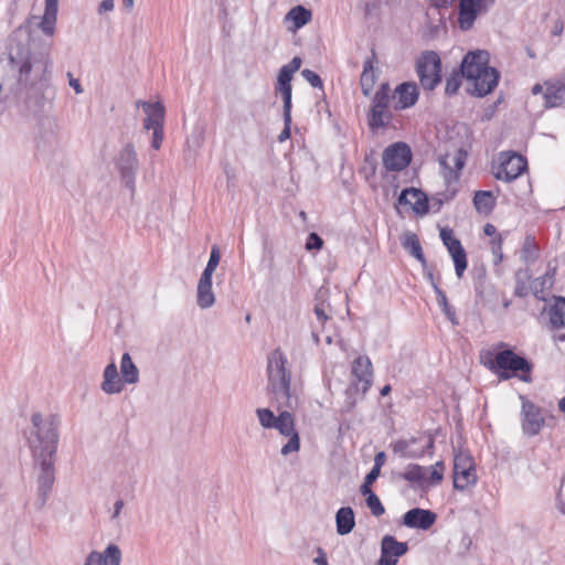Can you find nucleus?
Returning a JSON list of instances; mask_svg holds the SVG:
<instances>
[{
	"label": "nucleus",
	"mask_w": 565,
	"mask_h": 565,
	"mask_svg": "<svg viewBox=\"0 0 565 565\" xmlns=\"http://www.w3.org/2000/svg\"><path fill=\"white\" fill-rule=\"evenodd\" d=\"M563 103H565V77L564 82L545 83L544 106L552 108Z\"/></svg>",
	"instance_id": "nucleus-24"
},
{
	"label": "nucleus",
	"mask_w": 565,
	"mask_h": 565,
	"mask_svg": "<svg viewBox=\"0 0 565 565\" xmlns=\"http://www.w3.org/2000/svg\"><path fill=\"white\" fill-rule=\"evenodd\" d=\"M152 130V140H151V147L154 150H159L161 148L162 141H163V127L162 128H156Z\"/></svg>",
	"instance_id": "nucleus-43"
},
{
	"label": "nucleus",
	"mask_w": 565,
	"mask_h": 565,
	"mask_svg": "<svg viewBox=\"0 0 565 565\" xmlns=\"http://www.w3.org/2000/svg\"><path fill=\"white\" fill-rule=\"evenodd\" d=\"M550 323L552 328L559 329L564 327L565 298H558L548 309Z\"/></svg>",
	"instance_id": "nucleus-33"
},
{
	"label": "nucleus",
	"mask_w": 565,
	"mask_h": 565,
	"mask_svg": "<svg viewBox=\"0 0 565 565\" xmlns=\"http://www.w3.org/2000/svg\"><path fill=\"white\" fill-rule=\"evenodd\" d=\"M68 84L75 90L76 94L83 93V87L77 78L73 76L71 72L67 73Z\"/></svg>",
	"instance_id": "nucleus-48"
},
{
	"label": "nucleus",
	"mask_w": 565,
	"mask_h": 565,
	"mask_svg": "<svg viewBox=\"0 0 565 565\" xmlns=\"http://www.w3.org/2000/svg\"><path fill=\"white\" fill-rule=\"evenodd\" d=\"M417 441V438L411 439H402L397 440L393 445V451L398 454L403 458H419L423 457L426 452V449L433 448L434 440L431 437H428L426 440V445L422 448L414 449L413 445Z\"/></svg>",
	"instance_id": "nucleus-20"
},
{
	"label": "nucleus",
	"mask_w": 565,
	"mask_h": 565,
	"mask_svg": "<svg viewBox=\"0 0 565 565\" xmlns=\"http://www.w3.org/2000/svg\"><path fill=\"white\" fill-rule=\"evenodd\" d=\"M35 468L39 469L38 488L41 495L44 498L51 491L55 481V457H41L33 458Z\"/></svg>",
	"instance_id": "nucleus-13"
},
{
	"label": "nucleus",
	"mask_w": 565,
	"mask_h": 565,
	"mask_svg": "<svg viewBox=\"0 0 565 565\" xmlns=\"http://www.w3.org/2000/svg\"><path fill=\"white\" fill-rule=\"evenodd\" d=\"M291 109L289 110V120L287 119L286 117V113L284 111V119H285V128L284 130L280 132L278 139L279 141H284L286 139H288L290 137V122H291V114H290Z\"/></svg>",
	"instance_id": "nucleus-47"
},
{
	"label": "nucleus",
	"mask_w": 565,
	"mask_h": 565,
	"mask_svg": "<svg viewBox=\"0 0 565 565\" xmlns=\"http://www.w3.org/2000/svg\"><path fill=\"white\" fill-rule=\"evenodd\" d=\"M10 62L18 72L19 84L24 87H34L51 77L52 60L49 46L34 52L20 47L11 50Z\"/></svg>",
	"instance_id": "nucleus-2"
},
{
	"label": "nucleus",
	"mask_w": 565,
	"mask_h": 565,
	"mask_svg": "<svg viewBox=\"0 0 565 565\" xmlns=\"http://www.w3.org/2000/svg\"><path fill=\"white\" fill-rule=\"evenodd\" d=\"M301 66V58L300 57H294L291 62L287 65H284L282 67L290 71V73H296Z\"/></svg>",
	"instance_id": "nucleus-51"
},
{
	"label": "nucleus",
	"mask_w": 565,
	"mask_h": 565,
	"mask_svg": "<svg viewBox=\"0 0 565 565\" xmlns=\"http://www.w3.org/2000/svg\"><path fill=\"white\" fill-rule=\"evenodd\" d=\"M544 89H545V84H544V85L535 84V85L532 87V94H533V95H537V94H540V93H543V94H544Z\"/></svg>",
	"instance_id": "nucleus-61"
},
{
	"label": "nucleus",
	"mask_w": 565,
	"mask_h": 565,
	"mask_svg": "<svg viewBox=\"0 0 565 565\" xmlns=\"http://www.w3.org/2000/svg\"><path fill=\"white\" fill-rule=\"evenodd\" d=\"M381 470L377 467H373L371 471L365 476L364 481L366 483H373L380 476Z\"/></svg>",
	"instance_id": "nucleus-55"
},
{
	"label": "nucleus",
	"mask_w": 565,
	"mask_h": 565,
	"mask_svg": "<svg viewBox=\"0 0 565 565\" xmlns=\"http://www.w3.org/2000/svg\"><path fill=\"white\" fill-rule=\"evenodd\" d=\"M366 505L369 507L374 516H380L385 512L383 504L381 503L379 497L375 493H371L366 498Z\"/></svg>",
	"instance_id": "nucleus-40"
},
{
	"label": "nucleus",
	"mask_w": 565,
	"mask_h": 565,
	"mask_svg": "<svg viewBox=\"0 0 565 565\" xmlns=\"http://www.w3.org/2000/svg\"><path fill=\"white\" fill-rule=\"evenodd\" d=\"M422 472H424L423 466L411 463L406 466L398 476L409 482L413 487L418 488V481L422 480Z\"/></svg>",
	"instance_id": "nucleus-36"
},
{
	"label": "nucleus",
	"mask_w": 565,
	"mask_h": 565,
	"mask_svg": "<svg viewBox=\"0 0 565 565\" xmlns=\"http://www.w3.org/2000/svg\"><path fill=\"white\" fill-rule=\"evenodd\" d=\"M337 532L347 535L352 532L355 525L354 512L350 507L340 508L335 514Z\"/></svg>",
	"instance_id": "nucleus-30"
},
{
	"label": "nucleus",
	"mask_w": 565,
	"mask_h": 565,
	"mask_svg": "<svg viewBox=\"0 0 565 565\" xmlns=\"http://www.w3.org/2000/svg\"><path fill=\"white\" fill-rule=\"evenodd\" d=\"M32 428L28 443L33 458L55 457L58 443V420L55 416L35 413L31 417Z\"/></svg>",
	"instance_id": "nucleus-4"
},
{
	"label": "nucleus",
	"mask_w": 565,
	"mask_h": 565,
	"mask_svg": "<svg viewBox=\"0 0 565 565\" xmlns=\"http://www.w3.org/2000/svg\"><path fill=\"white\" fill-rule=\"evenodd\" d=\"M537 250L539 249H521L519 258L525 264L533 262L539 257Z\"/></svg>",
	"instance_id": "nucleus-45"
},
{
	"label": "nucleus",
	"mask_w": 565,
	"mask_h": 565,
	"mask_svg": "<svg viewBox=\"0 0 565 565\" xmlns=\"http://www.w3.org/2000/svg\"><path fill=\"white\" fill-rule=\"evenodd\" d=\"M556 508L562 514L565 515V502L562 500L561 497L557 498Z\"/></svg>",
	"instance_id": "nucleus-62"
},
{
	"label": "nucleus",
	"mask_w": 565,
	"mask_h": 565,
	"mask_svg": "<svg viewBox=\"0 0 565 565\" xmlns=\"http://www.w3.org/2000/svg\"><path fill=\"white\" fill-rule=\"evenodd\" d=\"M484 9L482 0H460L459 22L462 29H469L477 15Z\"/></svg>",
	"instance_id": "nucleus-23"
},
{
	"label": "nucleus",
	"mask_w": 565,
	"mask_h": 565,
	"mask_svg": "<svg viewBox=\"0 0 565 565\" xmlns=\"http://www.w3.org/2000/svg\"><path fill=\"white\" fill-rule=\"evenodd\" d=\"M516 295L520 297H525L529 295V289L525 286H518L515 290Z\"/></svg>",
	"instance_id": "nucleus-60"
},
{
	"label": "nucleus",
	"mask_w": 565,
	"mask_h": 565,
	"mask_svg": "<svg viewBox=\"0 0 565 565\" xmlns=\"http://www.w3.org/2000/svg\"><path fill=\"white\" fill-rule=\"evenodd\" d=\"M399 203L408 205L416 214H425L428 210L427 198L417 189H406L399 196Z\"/></svg>",
	"instance_id": "nucleus-21"
},
{
	"label": "nucleus",
	"mask_w": 565,
	"mask_h": 565,
	"mask_svg": "<svg viewBox=\"0 0 565 565\" xmlns=\"http://www.w3.org/2000/svg\"><path fill=\"white\" fill-rule=\"evenodd\" d=\"M409 253L411 256L420 262L424 267L426 266V259L423 249H409Z\"/></svg>",
	"instance_id": "nucleus-56"
},
{
	"label": "nucleus",
	"mask_w": 565,
	"mask_h": 565,
	"mask_svg": "<svg viewBox=\"0 0 565 565\" xmlns=\"http://www.w3.org/2000/svg\"><path fill=\"white\" fill-rule=\"evenodd\" d=\"M371 484H372V483H366V481H364V482H363V484L361 486L360 491H361V493H362L363 495H366V498H367L371 493H374V492L372 491V489H371Z\"/></svg>",
	"instance_id": "nucleus-58"
},
{
	"label": "nucleus",
	"mask_w": 565,
	"mask_h": 565,
	"mask_svg": "<svg viewBox=\"0 0 565 565\" xmlns=\"http://www.w3.org/2000/svg\"><path fill=\"white\" fill-rule=\"evenodd\" d=\"M436 521V514L429 510L419 508L407 511L403 516V523L411 529L428 530Z\"/></svg>",
	"instance_id": "nucleus-18"
},
{
	"label": "nucleus",
	"mask_w": 565,
	"mask_h": 565,
	"mask_svg": "<svg viewBox=\"0 0 565 565\" xmlns=\"http://www.w3.org/2000/svg\"><path fill=\"white\" fill-rule=\"evenodd\" d=\"M459 86H460L459 76L458 75L451 76L450 78L447 79L446 93L448 95H452V94L457 93Z\"/></svg>",
	"instance_id": "nucleus-44"
},
{
	"label": "nucleus",
	"mask_w": 565,
	"mask_h": 565,
	"mask_svg": "<svg viewBox=\"0 0 565 565\" xmlns=\"http://www.w3.org/2000/svg\"><path fill=\"white\" fill-rule=\"evenodd\" d=\"M455 264L456 275L460 278L467 268V255L465 249H449Z\"/></svg>",
	"instance_id": "nucleus-38"
},
{
	"label": "nucleus",
	"mask_w": 565,
	"mask_h": 565,
	"mask_svg": "<svg viewBox=\"0 0 565 565\" xmlns=\"http://www.w3.org/2000/svg\"><path fill=\"white\" fill-rule=\"evenodd\" d=\"M311 20V12L302 6L292 8L285 17V22L290 24L289 30L296 31Z\"/></svg>",
	"instance_id": "nucleus-31"
},
{
	"label": "nucleus",
	"mask_w": 565,
	"mask_h": 565,
	"mask_svg": "<svg viewBox=\"0 0 565 565\" xmlns=\"http://www.w3.org/2000/svg\"><path fill=\"white\" fill-rule=\"evenodd\" d=\"M142 108L146 114L143 120V128L151 130L156 128H162L164 121V106L160 103H142Z\"/></svg>",
	"instance_id": "nucleus-22"
},
{
	"label": "nucleus",
	"mask_w": 565,
	"mask_h": 565,
	"mask_svg": "<svg viewBox=\"0 0 565 565\" xmlns=\"http://www.w3.org/2000/svg\"><path fill=\"white\" fill-rule=\"evenodd\" d=\"M473 203L478 212L488 214L494 206V198L489 191H478L475 194Z\"/></svg>",
	"instance_id": "nucleus-34"
},
{
	"label": "nucleus",
	"mask_w": 565,
	"mask_h": 565,
	"mask_svg": "<svg viewBox=\"0 0 565 565\" xmlns=\"http://www.w3.org/2000/svg\"><path fill=\"white\" fill-rule=\"evenodd\" d=\"M124 507H125V501L122 499H118V500L115 501L113 511L110 513V520L113 522H117L118 521Z\"/></svg>",
	"instance_id": "nucleus-46"
},
{
	"label": "nucleus",
	"mask_w": 565,
	"mask_h": 565,
	"mask_svg": "<svg viewBox=\"0 0 565 565\" xmlns=\"http://www.w3.org/2000/svg\"><path fill=\"white\" fill-rule=\"evenodd\" d=\"M484 365L503 381L510 380L512 376L516 375L518 372L530 374L532 370V365L526 359L516 355L510 349L499 351L494 354L490 351L487 352ZM520 379L524 382H529L530 375H520Z\"/></svg>",
	"instance_id": "nucleus-5"
},
{
	"label": "nucleus",
	"mask_w": 565,
	"mask_h": 565,
	"mask_svg": "<svg viewBox=\"0 0 565 565\" xmlns=\"http://www.w3.org/2000/svg\"><path fill=\"white\" fill-rule=\"evenodd\" d=\"M467 151L462 148L451 147L439 157L440 174L451 192L458 183L460 173L466 164Z\"/></svg>",
	"instance_id": "nucleus-7"
},
{
	"label": "nucleus",
	"mask_w": 565,
	"mask_h": 565,
	"mask_svg": "<svg viewBox=\"0 0 565 565\" xmlns=\"http://www.w3.org/2000/svg\"><path fill=\"white\" fill-rule=\"evenodd\" d=\"M489 55L484 51L468 53L462 63V75L470 82L471 93L482 97L491 93L498 84L499 74L490 67Z\"/></svg>",
	"instance_id": "nucleus-3"
},
{
	"label": "nucleus",
	"mask_w": 565,
	"mask_h": 565,
	"mask_svg": "<svg viewBox=\"0 0 565 565\" xmlns=\"http://www.w3.org/2000/svg\"><path fill=\"white\" fill-rule=\"evenodd\" d=\"M418 99V89L414 83H402L399 84L392 95L390 102L396 110L409 108Z\"/></svg>",
	"instance_id": "nucleus-17"
},
{
	"label": "nucleus",
	"mask_w": 565,
	"mask_h": 565,
	"mask_svg": "<svg viewBox=\"0 0 565 565\" xmlns=\"http://www.w3.org/2000/svg\"><path fill=\"white\" fill-rule=\"evenodd\" d=\"M292 73L289 70L281 67L279 71L276 90L282 95L284 108L286 117L289 120V110L291 109V79Z\"/></svg>",
	"instance_id": "nucleus-25"
},
{
	"label": "nucleus",
	"mask_w": 565,
	"mask_h": 565,
	"mask_svg": "<svg viewBox=\"0 0 565 565\" xmlns=\"http://www.w3.org/2000/svg\"><path fill=\"white\" fill-rule=\"evenodd\" d=\"M411 150L405 143H395L383 153V163L388 170L399 171L408 166Z\"/></svg>",
	"instance_id": "nucleus-16"
},
{
	"label": "nucleus",
	"mask_w": 565,
	"mask_h": 565,
	"mask_svg": "<svg viewBox=\"0 0 565 565\" xmlns=\"http://www.w3.org/2000/svg\"><path fill=\"white\" fill-rule=\"evenodd\" d=\"M120 374L125 384H136L139 382V370L132 362L129 353H124L121 356Z\"/></svg>",
	"instance_id": "nucleus-32"
},
{
	"label": "nucleus",
	"mask_w": 565,
	"mask_h": 565,
	"mask_svg": "<svg viewBox=\"0 0 565 565\" xmlns=\"http://www.w3.org/2000/svg\"><path fill=\"white\" fill-rule=\"evenodd\" d=\"M477 482V475L469 455L459 452L454 459V487L466 490Z\"/></svg>",
	"instance_id": "nucleus-11"
},
{
	"label": "nucleus",
	"mask_w": 565,
	"mask_h": 565,
	"mask_svg": "<svg viewBox=\"0 0 565 565\" xmlns=\"http://www.w3.org/2000/svg\"><path fill=\"white\" fill-rule=\"evenodd\" d=\"M315 313L318 318V320L323 324L327 319H328V316L326 315V311H324V308H323V305H317L315 307Z\"/></svg>",
	"instance_id": "nucleus-53"
},
{
	"label": "nucleus",
	"mask_w": 565,
	"mask_h": 565,
	"mask_svg": "<svg viewBox=\"0 0 565 565\" xmlns=\"http://www.w3.org/2000/svg\"><path fill=\"white\" fill-rule=\"evenodd\" d=\"M196 303L201 309H209L215 303L212 278L200 277L196 287Z\"/></svg>",
	"instance_id": "nucleus-28"
},
{
	"label": "nucleus",
	"mask_w": 565,
	"mask_h": 565,
	"mask_svg": "<svg viewBox=\"0 0 565 565\" xmlns=\"http://www.w3.org/2000/svg\"><path fill=\"white\" fill-rule=\"evenodd\" d=\"M114 164L119 175L120 183L129 191L134 192L139 170V160L135 146L132 143H126L117 152Z\"/></svg>",
	"instance_id": "nucleus-6"
},
{
	"label": "nucleus",
	"mask_w": 565,
	"mask_h": 565,
	"mask_svg": "<svg viewBox=\"0 0 565 565\" xmlns=\"http://www.w3.org/2000/svg\"><path fill=\"white\" fill-rule=\"evenodd\" d=\"M124 385L125 383L119 377L117 365L115 362H110L103 373L102 391L109 395L119 394L122 392Z\"/></svg>",
	"instance_id": "nucleus-19"
},
{
	"label": "nucleus",
	"mask_w": 565,
	"mask_h": 565,
	"mask_svg": "<svg viewBox=\"0 0 565 565\" xmlns=\"http://www.w3.org/2000/svg\"><path fill=\"white\" fill-rule=\"evenodd\" d=\"M558 408L562 413H565V396L558 402Z\"/></svg>",
	"instance_id": "nucleus-64"
},
{
	"label": "nucleus",
	"mask_w": 565,
	"mask_h": 565,
	"mask_svg": "<svg viewBox=\"0 0 565 565\" xmlns=\"http://www.w3.org/2000/svg\"><path fill=\"white\" fill-rule=\"evenodd\" d=\"M352 375L355 380V390L362 394L366 393L373 382L371 360L365 355L356 358L352 363Z\"/></svg>",
	"instance_id": "nucleus-14"
},
{
	"label": "nucleus",
	"mask_w": 565,
	"mask_h": 565,
	"mask_svg": "<svg viewBox=\"0 0 565 565\" xmlns=\"http://www.w3.org/2000/svg\"><path fill=\"white\" fill-rule=\"evenodd\" d=\"M408 550L407 543L398 542L394 536L385 535L381 542V557L377 565H396L398 557Z\"/></svg>",
	"instance_id": "nucleus-15"
},
{
	"label": "nucleus",
	"mask_w": 565,
	"mask_h": 565,
	"mask_svg": "<svg viewBox=\"0 0 565 565\" xmlns=\"http://www.w3.org/2000/svg\"><path fill=\"white\" fill-rule=\"evenodd\" d=\"M57 3L58 0L45 1V9L39 28L47 36H53L55 33V25L57 21Z\"/></svg>",
	"instance_id": "nucleus-27"
},
{
	"label": "nucleus",
	"mask_w": 565,
	"mask_h": 565,
	"mask_svg": "<svg viewBox=\"0 0 565 565\" xmlns=\"http://www.w3.org/2000/svg\"><path fill=\"white\" fill-rule=\"evenodd\" d=\"M375 84V72L373 67V63L367 61L364 64V70L361 75V87L364 95H370Z\"/></svg>",
	"instance_id": "nucleus-35"
},
{
	"label": "nucleus",
	"mask_w": 565,
	"mask_h": 565,
	"mask_svg": "<svg viewBox=\"0 0 565 565\" xmlns=\"http://www.w3.org/2000/svg\"><path fill=\"white\" fill-rule=\"evenodd\" d=\"M125 8L130 11L135 7V0H122Z\"/></svg>",
	"instance_id": "nucleus-63"
},
{
	"label": "nucleus",
	"mask_w": 565,
	"mask_h": 565,
	"mask_svg": "<svg viewBox=\"0 0 565 565\" xmlns=\"http://www.w3.org/2000/svg\"><path fill=\"white\" fill-rule=\"evenodd\" d=\"M385 459H386L385 452H383V451L377 452L374 457V466L373 467H377L379 470H381V468L385 463Z\"/></svg>",
	"instance_id": "nucleus-57"
},
{
	"label": "nucleus",
	"mask_w": 565,
	"mask_h": 565,
	"mask_svg": "<svg viewBox=\"0 0 565 565\" xmlns=\"http://www.w3.org/2000/svg\"><path fill=\"white\" fill-rule=\"evenodd\" d=\"M483 232L488 236H495L497 228L492 224H487L483 228Z\"/></svg>",
	"instance_id": "nucleus-59"
},
{
	"label": "nucleus",
	"mask_w": 565,
	"mask_h": 565,
	"mask_svg": "<svg viewBox=\"0 0 565 565\" xmlns=\"http://www.w3.org/2000/svg\"><path fill=\"white\" fill-rule=\"evenodd\" d=\"M440 237L446 247H460V242L455 237L454 231L450 228H443Z\"/></svg>",
	"instance_id": "nucleus-41"
},
{
	"label": "nucleus",
	"mask_w": 565,
	"mask_h": 565,
	"mask_svg": "<svg viewBox=\"0 0 565 565\" xmlns=\"http://www.w3.org/2000/svg\"><path fill=\"white\" fill-rule=\"evenodd\" d=\"M435 294L437 296V302L443 308L444 313L447 316V318L455 322L456 319V312L452 309V307L448 303L446 294L436 285L433 284Z\"/></svg>",
	"instance_id": "nucleus-37"
},
{
	"label": "nucleus",
	"mask_w": 565,
	"mask_h": 565,
	"mask_svg": "<svg viewBox=\"0 0 565 565\" xmlns=\"http://www.w3.org/2000/svg\"><path fill=\"white\" fill-rule=\"evenodd\" d=\"M287 358L280 349L274 350L267 361V392L276 405L278 415L267 407L256 408L255 414L264 429H276L288 441L280 454L288 456L300 450V436L291 411L299 406L296 388H291V375L286 369Z\"/></svg>",
	"instance_id": "nucleus-1"
},
{
	"label": "nucleus",
	"mask_w": 565,
	"mask_h": 565,
	"mask_svg": "<svg viewBox=\"0 0 565 565\" xmlns=\"http://www.w3.org/2000/svg\"><path fill=\"white\" fill-rule=\"evenodd\" d=\"M445 467L441 461L436 462L433 466L424 467L422 472V480L418 481V488L427 490L430 487H435L443 481Z\"/></svg>",
	"instance_id": "nucleus-26"
},
{
	"label": "nucleus",
	"mask_w": 565,
	"mask_h": 565,
	"mask_svg": "<svg viewBox=\"0 0 565 565\" xmlns=\"http://www.w3.org/2000/svg\"><path fill=\"white\" fill-rule=\"evenodd\" d=\"M301 74L313 87L322 86V81L317 73L310 70H303Z\"/></svg>",
	"instance_id": "nucleus-42"
},
{
	"label": "nucleus",
	"mask_w": 565,
	"mask_h": 565,
	"mask_svg": "<svg viewBox=\"0 0 565 565\" xmlns=\"http://www.w3.org/2000/svg\"><path fill=\"white\" fill-rule=\"evenodd\" d=\"M90 558L96 565H120L121 551L116 544H109L103 552L92 551Z\"/></svg>",
	"instance_id": "nucleus-29"
},
{
	"label": "nucleus",
	"mask_w": 565,
	"mask_h": 565,
	"mask_svg": "<svg viewBox=\"0 0 565 565\" xmlns=\"http://www.w3.org/2000/svg\"><path fill=\"white\" fill-rule=\"evenodd\" d=\"M420 84L426 89H433L440 82V60L434 52L424 54L417 62Z\"/></svg>",
	"instance_id": "nucleus-10"
},
{
	"label": "nucleus",
	"mask_w": 565,
	"mask_h": 565,
	"mask_svg": "<svg viewBox=\"0 0 565 565\" xmlns=\"http://www.w3.org/2000/svg\"><path fill=\"white\" fill-rule=\"evenodd\" d=\"M317 553L318 555L313 558V563L316 565H329L327 554L321 547H318Z\"/></svg>",
	"instance_id": "nucleus-50"
},
{
	"label": "nucleus",
	"mask_w": 565,
	"mask_h": 565,
	"mask_svg": "<svg viewBox=\"0 0 565 565\" xmlns=\"http://www.w3.org/2000/svg\"><path fill=\"white\" fill-rule=\"evenodd\" d=\"M114 9V0H103L98 7V13L111 11Z\"/></svg>",
	"instance_id": "nucleus-52"
},
{
	"label": "nucleus",
	"mask_w": 565,
	"mask_h": 565,
	"mask_svg": "<svg viewBox=\"0 0 565 565\" xmlns=\"http://www.w3.org/2000/svg\"><path fill=\"white\" fill-rule=\"evenodd\" d=\"M526 167L527 162L524 157L516 152L507 151L500 153L493 174L498 180L510 182L519 178L526 170Z\"/></svg>",
	"instance_id": "nucleus-8"
},
{
	"label": "nucleus",
	"mask_w": 565,
	"mask_h": 565,
	"mask_svg": "<svg viewBox=\"0 0 565 565\" xmlns=\"http://www.w3.org/2000/svg\"><path fill=\"white\" fill-rule=\"evenodd\" d=\"M323 241L315 233L310 234L306 247H322Z\"/></svg>",
	"instance_id": "nucleus-49"
},
{
	"label": "nucleus",
	"mask_w": 565,
	"mask_h": 565,
	"mask_svg": "<svg viewBox=\"0 0 565 565\" xmlns=\"http://www.w3.org/2000/svg\"><path fill=\"white\" fill-rule=\"evenodd\" d=\"M405 247H419V241L416 235L407 234L404 242Z\"/></svg>",
	"instance_id": "nucleus-54"
},
{
	"label": "nucleus",
	"mask_w": 565,
	"mask_h": 565,
	"mask_svg": "<svg viewBox=\"0 0 565 565\" xmlns=\"http://www.w3.org/2000/svg\"><path fill=\"white\" fill-rule=\"evenodd\" d=\"M221 259L220 249H212L207 265L202 273V277L212 278L214 271L216 270Z\"/></svg>",
	"instance_id": "nucleus-39"
},
{
	"label": "nucleus",
	"mask_w": 565,
	"mask_h": 565,
	"mask_svg": "<svg viewBox=\"0 0 565 565\" xmlns=\"http://www.w3.org/2000/svg\"><path fill=\"white\" fill-rule=\"evenodd\" d=\"M522 409H521V422L522 431L526 436L533 437L540 434L544 426V417L541 409L525 397L521 396Z\"/></svg>",
	"instance_id": "nucleus-12"
},
{
	"label": "nucleus",
	"mask_w": 565,
	"mask_h": 565,
	"mask_svg": "<svg viewBox=\"0 0 565 565\" xmlns=\"http://www.w3.org/2000/svg\"><path fill=\"white\" fill-rule=\"evenodd\" d=\"M390 86L387 84H383L374 96L369 116V124L372 129L383 128L392 119L390 110Z\"/></svg>",
	"instance_id": "nucleus-9"
}]
</instances>
